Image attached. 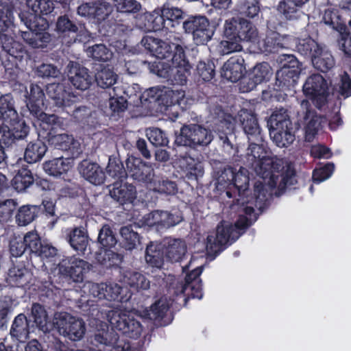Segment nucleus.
<instances>
[{
	"instance_id": "f257e3e1",
	"label": "nucleus",
	"mask_w": 351,
	"mask_h": 351,
	"mask_svg": "<svg viewBox=\"0 0 351 351\" xmlns=\"http://www.w3.org/2000/svg\"><path fill=\"white\" fill-rule=\"evenodd\" d=\"M249 143L246 152L247 164L263 179V182L257 181L254 185L256 206L262 209L273 194L274 189H276L274 193L279 196L287 186L295 183V173L290 167L280 172L282 168V160L267 156L262 142Z\"/></svg>"
},
{
	"instance_id": "f03ea898",
	"label": "nucleus",
	"mask_w": 351,
	"mask_h": 351,
	"mask_svg": "<svg viewBox=\"0 0 351 351\" xmlns=\"http://www.w3.org/2000/svg\"><path fill=\"white\" fill-rule=\"evenodd\" d=\"M239 219L234 226L221 223L217 226L215 232L210 233L206 239V250L207 254L215 257L223 250L230 241L238 239L239 230L249 227L256 220L253 207L245 206L242 202L239 210Z\"/></svg>"
},
{
	"instance_id": "7ed1b4c3",
	"label": "nucleus",
	"mask_w": 351,
	"mask_h": 351,
	"mask_svg": "<svg viewBox=\"0 0 351 351\" xmlns=\"http://www.w3.org/2000/svg\"><path fill=\"white\" fill-rule=\"evenodd\" d=\"M173 55L171 65L167 62H158L152 65V71L158 76L166 79L173 84L184 85L191 75V66L186 59L184 49L177 47Z\"/></svg>"
},
{
	"instance_id": "20e7f679",
	"label": "nucleus",
	"mask_w": 351,
	"mask_h": 351,
	"mask_svg": "<svg viewBox=\"0 0 351 351\" xmlns=\"http://www.w3.org/2000/svg\"><path fill=\"white\" fill-rule=\"evenodd\" d=\"M269 136L279 147H287L295 141L293 123L286 110H276L268 121Z\"/></svg>"
},
{
	"instance_id": "39448f33",
	"label": "nucleus",
	"mask_w": 351,
	"mask_h": 351,
	"mask_svg": "<svg viewBox=\"0 0 351 351\" xmlns=\"http://www.w3.org/2000/svg\"><path fill=\"white\" fill-rule=\"evenodd\" d=\"M28 32H21L23 40L33 48H43L51 40L47 32L49 24L46 19L41 16L29 15L25 21Z\"/></svg>"
},
{
	"instance_id": "423d86ee",
	"label": "nucleus",
	"mask_w": 351,
	"mask_h": 351,
	"mask_svg": "<svg viewBox=\"0 0 351 351\" xmlns=\"http://www.w3.org/2000/svg\"><path fill=\"white\" fill-rule=\"evenodd\" d=\"M52 324L60 335L73 341L81 340L86 332L84 322L66 312L55 313Z\"/></svg>"
},
{
	"instance_id": "0eeeda50",
	"label": "nucleus",
	"mask_w": 351,
	"mask_h": 351,
	"mask_svg": "<svg viewBox=\"0 0 351 351\" xmlns=\"http://www.w3.org/2000/svg\"><path fill=\"white\" fill-rule=\"evenodd\" d=\"M211 131L199 124L183 125L180 134L176 136L175 143L180 146L195 148L197 146H206L213 140Z\"/></svg>"
},
{
	"instance_id": "6e6552de",
	"label": "nucleus",
	"mask_w": 351,
	"mask_h": 351,
	"mask_svg": "<svg viewBox=\"0 0 351 351\" xmlns=\"http://www.w3.org/2000/svg\"><path fill=\"white\" fill-rule=\"evenodd\" d=\"M224 34L241 42L256 43L258 32L256 27L243 18L227 20L224 24Z\"/></svg>"
},
{
	"instance_id": "1a4fd4ad",
	"label": "nucleus",
	"mask_w": 351,
	"mask_h": 351,
	"mask_svg": "<svg viewBox=\"0 0 351 351\" xmlns=\"http://www.w3.org/2000/svg\"><path fill=\"white\" fill-rule=\"evenodd\" d=\"M303 92L317 108H321L327 103L330 88L322 75L313 74L306 80L303 85Z\"/></svg>"
},
{
	"instance_id": "9d476101",
	"label": "nucleus",
	"mask_w": 351,
	"mask_h": 351,
	"mask_svg": "<svg viewBox=\"0 0 351 351\" xmlns=\"http://www.w3.org/2000/svg\"><path fill=\"white\" fill-rule=\"evenodd\" d=\"M297 114L298 121L304 127L305 139L310 142L322 128L325 119L317 115L311 107L309 101L305 99L301 101Z\"/></svg>"
},
{
	"instance_id": "9b49d317",
	"label": "nucleus",
	"mask_w": 351,
	"mask_h": 351,
	"mask_svg": "<svg viewBox=\"0 0 351 351\" xmlns=\"http://www.w3.org/2000/svg\"><path fill=\"white\" fill-rule=\"evenodd\" d=\"M186 32L191 33L197 45H204L210 40L214 34L208 19L205 16H191L183 23Z\"/></svg>"
},
{
	"instance_id": "f8f14e48",
	"label": "nucleus",
	"mask_w": 351,
	"mask_h": 351,
	"mask_svg": "<svg viewBox=\"0 0 351 351\" xmlns=\"http://www.w3.org/2000/svg\"><path fill=\"white\" fill-rule=\"evenodd\" d=\"M90 267L88 262L75 256L66 257L58 263L59 273L76 282L83 280Z\"/></svg>"
},
{
	"instance_id": "ddd939ff",
	"label": "nucleus",
	"mask_w": 351,
	"mask_h": 351,
	"mask_svg": "<svg viewBox=\"0 0 351 351\" xmlns=\"http://www.w3.org/2000/svg\"><path fill=\"white\" fill-rule=\"evenodd\" d=\"M11 25L10 16L0 10V44L3 50L11 56L22 57L24 49L21 44L14 40L10 31Z\"/></svg>"
},
{
	"instance_id": "4468645a",
	"label": "nucleus",
	"mask_w": 351,
	"mask_h": 351,
	"mask_svg": "<svg viewBox=\"0 0 351 351\" xmlns=\"http://www.w3.org/2000/svg\"><path fill=\"white\" fill-rule=\"evenodd\" d=\"M237 117L248 141H263L261 128L253 112L243 109L239 112Z\"/></svg>"
},
{
	"instance_id": "2eb2a0df",
	"label": "nucleus",
	"mask_w": 351,
	"mask_h": 351,
	"mask_svg": "<svg viewBox=\"0 0 351 351\" xmlns=\"http://www.w3.org/2000/svg\"><path fill=\"white\" fill-rule=\"evenodd\" d=\"M182 219V216L178 211L171 213L167 211L156 210L145 217V223L147 226H155L160 230L175 226Z\"/></svg>"
},
{
	"instance_id": "dca6fc26",
	"label": "nucleus",
	"mask_w": 351,
	"mask_h": 351,
	"mask_svg": "<svg viewBox=\"0 0 351 351\" xmlns=\"http://www.w3.org/2000/svg\"><path fill=\"white\" fill-rule=\"evenodd\" d=\"M141 43L145 49L159 59H165L171 57L176 52V47H181L179 45L171 44L169 42L151 36H144Z\"/></svg>"
},
{
	"instance_id": "f3484780",
	"label": "nucleus",
	"mask_w": 351,
	"mask_h": 351,
	"mask_svg": "<svg viewBox=\"0 0 351 351\" xmlns=\"http://www.w3.org/2000/svg\"><path fill=\"white\" fill-rule=\"evenodd\" d=\"M217 112L216 119H218L217 130L221 132L219 138L222 141L223 148L227 151L233 149V145L231 143L230 137L233 136L232 131L234 128L235 119L230 114H226L221 108L217 109Z\"/></svg>"
},
{
	"instance_id": "a211bd4d",
	"label": "nucleus",
	"mask_w": 351,
	"mask_h": 351,
	"mask_svg": "<svg viewBox=\"0 0 351 351\" xmlns=\"http://www.w3.org/2000/svg\"><path fill=\"white\" fill-rule=\"evenodd\" d=\"M112 12V5L106 1L86 3L77 8L79 15L96 19L97 21H104Z\"/></svg>"
},
{
	"instance_id": "6ab92c4d",
	"label": "nucleus",
	"mask_w": 351,
	"mask_h": 351,
	"mask_svg": "<svg viewBox=\"0 0 351 351\" xmlns=\"http://www.w3.org/2000/svg\"><path fill=\"white\" fill-rule=\"evenodd\" d=\"M46 92L58 107L71 106L77 99L73 93L66 90V84L63 82L49 84Z\"/></svg>"
},
{
	"instance_id": "aec40b11",
	"label": "nucleus",
	"mask_w": 351,
	"mask_h": 351,
	"mask_svg": "<svg viewBox=\"0 0 351 351\" xmlns=\"http://www.w3.org/2000/svg\"><path fill=\"white\" fill-rule=\"evenodd\" d=\"M68 68L69 79L75 88L85 90L90 86L93 77L86 68L73 62L69 63Z\"/></svg>"
},
{
	"instance_id": "412c9836",
	"label": "nucleus",
	"mask_w": 351,
	"mask_h": 351,
	"mask_svg": "<svg viewBox=\"0 0 351 351\" xmlns=\"http://www.w3.org/2000/svg\"><path fill=\"white\" fill-rule=\"evenodd\" d=\"M288 64H284L276 73V79L283 84V86H294L301 71L298 60L293 56H287Z\"/></svg>"
},
{
	"instance_id": "4be33fe9",
	"label": "nucleus",
	"mask_w": 351,
	"mask_h": 351,
	"mask_svg": "<svg viewBox=\"0 0 351 351\" xmlns=\"http://www.w3.org/2000/svg\"><path fill=\"white\" fill-rule=\"evenodd\" d=\"M287 40V36H281L268 27L265 36L261 40L258 39L256 44L262 52L271 53L277 51L278 49L287 47L288 45Z\"/></svg>"
},
{
	"instance_id": "5701e85b",
	"label": "nucleus",
	"mask_w": 351,
	"mask_h": 351,
	"mask_svg": "<svg viewBox=\"0 0 351 351\" xmlns=\"http://www.w3.org/2000/svg\"><path fill=\"white\" fill-rule=\"evenodd\" d=\"M49 141L59 149L71 151L73 157H78L82 152V147L79 141L75 140L72 135L66 133L51 134Z\"/></svg>"
},
{
	"instance_id": "b1692460",
	"label": "nucleus",
	"mask_w": 351,
	"mask_h": 351,
	"mask_svg": "<svg viewBox=\"0 0 351 351\" xmlns=\"http://www.w3.org/2000/svg\"><path fill=\"white\" fill-rule=\"evenodd\" d=\"M110 197L119 204H132L136 197L135 187L130 184L115 182L110 189Z\"/></svg>"
},
{
	"instance_id": "393cba45",
	"label": "nucleus",
	"mask_w": 351,
	"mask_h": 351,
	"mask_svg": "<svg viewBox=\"0 0 351 351\" xmlns=\"http://www.w3.org/2000/svg\"><path fill=\"white\" fill-rule=\"evenodd\" d=\"M187 247L180 239H168L164 244V252L167 260L172 263L180 262L186 256Z\"/></svg>"
},
{
	"instance_id": "a878e982",
	"label": "nucleus",
	"mask_w": 351,
	"mask_h": 351,
	"mask_svg": "<svg viewBox=\"0 0 351 351\" xmlns=\"http://www.w3.org/2000/svg\"><path fill=\"white\" fill-rule=\"evenodd\" d=\"M25 99L26 106L32 115L43 109L45 93L38 84H30L29 90L26 91Z\"/></svg>"
},
{
	"instance_id": "bb28decb",
	"label": "nucleus",
	"mask_w": 351,
	"mask_h": 351,
	"mask_svg": "<svg viewBox=\"0 0 351 351\" xmlns=\"http://www.w3.org/2000/svg\"><path fill=\"white\" fill-rule=\"evenodd\" d=\"M244 60L241 57H232L223 66L221 76L228 81L236 82L244 73Z\"/></svg>"
},
{
	"instance_id": "cd10ccee",
	"label": "nucleus",
	"mask_w": 351,
	"mask_h": 351,
	"mask_svg": "<svg viewBox=\"0 0 351 351\" xmlns=\"http://www.w3.org/2000/svg\"><path fill=\"white\" fill-rule=\"evenodd\" d=\"M81 175L89 182L99 185L105 180V173L102 169L95 162L83 160L79 166Z\"/></svg>"
},
{
	"instance_id": "c85d7f7f",
	"label": "nucleus",
	"mask_w": 351,
	"mask_h": 351,
	"mask_svg": "<svg viewBox=\"0 0 351 351\" xmlns=\"http://www.w3.org/2000/svg\"><path fill=\"white\" fill-rule=\"evenodd\" d=\"M202 269L197 267L193 269L185 277V282L182 286L181 292L191 295L193 298L201 299L202 298V285L199 276Z\"/></svg>"
},
{
	"instance_id": "c756f323",
	"label": "nucleus",
	"mask_w": 351,
	"mask_h": 351,
	"mask_svg": "<svg viewBox=\"0 0 351 351\" xmlns=\"http://www.w3.org/2000/svg\"><path fill=\"white\" fill-rule=\"evenodd\" d=\"M271 75V67L267 63L257 64L249 73V82L246 90H253L257 84L268 80Z\"/></svg>"
},
{
	"instance_id": "7c9ffc66",
	"label": "nucleus",
	"mask_w": 351,
	"mask_h": 351,
	"mask_svg": "<svg viewBox=\"0 0 351 351\" xmlns=\"http://www.w3.org/2000/svg\"><path fill=\"white\" fill-rule=\"evenodd\" d=\"M179 163L189 180H197L204 174L202 163L194 158L187 155L181 156L179 159Z\"/></svg>"
},
{
	"instance_id": "2f4dec72",
	"label": "nucleus",
	"mask_w": 351,
	"mask_h": 351,
	"mask_svg": "<svg viewBox=\"0 0 351 351\" xmlns=\"http://www.w3.org/2000/svg\"><path fill=\"white\" fill-rule=\"evenodd\" d=\"M32 274L25 267H13L8 270L6 282L12 287H22L28 285Z\"/></svg>"
},
{
	"instance_id": "473e14b6",
	"label": "nucleus",
	"mask_w": 351,
	"mask_h": 351,
	"mask_svg": "<svg viewBox=\"0 0 351 351\" xmlns=\"http://www.w3.org/2000/svg\"><path fill=\"white\" fill-rule=\"evenodd\" d=\"M302 6L293 0H282L277 5V10L287 19L294 21L304 16Z\"/></svg>"
},
{
	"instance_id": "72a5a7b5",
	"label": "nucleus",
	"mask_w": 351,
	"mask_h": 351,
	"mask_svg": "<svg viewBox=\"0 0 351 351\" xmlns=\"http://www.w3.org/2000/svg\"><path fill=\"white\" fill-rule=\"evenodd\" d=\"M68 241L71 247L80 253H84L88 245V237L84 228H75L69 234Z\"/></svg>"
},
{
	"instance_id": "f704fd0d",
	"label": "nucleus",
	"mask_w": 351,
	"mask_h": 351,
	"mask_svg": "<svg viewBox=\"0 0 351 351\" xmlns=\"http://www.w3.org/2000/svg\"><path fill=\"white\" fill-rule=\"evenodd\" d=\"M47 150L46 145L41 141L29 142L25 149L24 158L28 163H36L43 158Z\"/></svg>"
},
{
	"instance_id": "c9c22d12",
	"label": "nucleus",
	"mask_w": 351,
	"mask_h": 351,
	"mask_svg": "<svg viewBox=\"0 0 351 351\" xmlns=\"http://www.w3.org/2000/svg\"><path fill=\"white\" fill-rule=\"evenodd\" d=\"M312 63L316 69L322 72H327L335 66V60L328 49L321 47L313 56Z\"/></svg>"
},
{
	"instance_id": "e433bc0d",
	"label": "nucleus",
	"mask_w": 351,
	"mask_h": 351,
	"mask_svg": "<svg viewBox=\"0 0 351 351\" xmlns=\"http://www.w3.org/2000/svg\"><path fill=\"white\" fill-rule=\"evenodd\" d=\"M14 103L13 97L10 94H5L0 97V113L4 124L14 121L19 116Z\"/></svg>"
},
{
	"instance_id": "4c0bfd02",
	"label": "nucleus",
	"mask_w": 351,
	"mask_h": 351,
	"mask_svg": "<svg viewBox=\"0 0 351 351\" xmlns=\"http://www.w3.org/2000/svg\"><path fill=\"white\" fill-rule=\"evenodd\" d=\"M123 278L125 283L138 291L147 290L150 287L149 280L144 275L136 271H125Z\"/></svg>"
},
{
	"instance_id": "58836bf2",
	"label": "nucleus",
	"mask_w": 351,
	"mask_h": 351,
	"mask_svg": "<svg viewBox=\"0 0 351 351\" xmlns=\"http://www.w3.org/2000/svg\"><path fill=\"white\" fill-rule=\"evenodd\" d=\"M29 323L23 314L18 315L14 319L10 334L19 341L26 339L29 337Z\"/></svg>"
},
{
	"instance_id": "ea45409f",
	"label": "nucleus",
	"mask_w": 351,
	"mask_h": 351,
	"mask_svg": "<svg viewBox=\"0 0 351 351\" xmlns=\"http://www.w3.org/2000/svg\"><path fill=\"white\" fill-rule=\"evenodd\" d=\"M5 125L9 129L8 134L12 136V141L25 139L30 131L29 127L19 116L14 121L8 122Z\"/></svg>"
},
{
	"instance_id": "a19ab883",
	"label": "nucleus",
	"mask_w": 351,
	"mask_h": 351,
	"mask_svg": "<svg viewBox=\"0 0 351 351\" xmlns=\"http://www.w3.org/2000/svg\"><path fill=\"white\" fill-rule=\"evenodd\" d=\"M35 118L40 121L39 125L45 130H55L62 128L63 126L62 120L55 114H47L40 110L37 114H33Z\"/></svg>"
},
{
	"instance_id": "79ce46f5",
	"label": "nucleus",
	"mask_w": 351,
	"mask_h": 351,
	"mask_svg": "<svg viewBox=\"0 0 351 351\" xmlns=\"http://www.w3.org/2000/svg\"><path fill=\"white\" fill-rule=\"evenodd\" d=\"M119 233L121 245L125 250H132L140 244L139 235L132 226H126L121 228Z\"/></svg>"
},
{
	"instance_id": "37998d69",
	"label": "nucleus",
	"mask_w": 351,
	"mask_h": 351,
	"mask_svg": "<svg viewBox=\"0 0 351 351\" xmlns=\"http://www.w3.org/2000/svg\"><path fill=\"white\" fill-rule=\"evenodd\" d=\"M237 12L242 16L256 19L261 13V4L258 0H241L237 4Z\"/></svg>"
},
{
	"instance_id": "c03bdc74",
	"label": "nucleus",
	"mask_w": 351,
	"mask_h": 351,
	"mask_svg": "<svg viewBox=\"0 0 351 351\" xmlns=\"http://www.w3.org/2000/svg\"><path fill=\"white\" fill-rule=\"evenodd\" d=\"M130 316L127 311L121 309L110 311L107 315L112 330H117L121 332L126 329L125 324Z\"/></svg>"
},
{
	"instance_id": "a18cd8bd",
	"label": "nucleus",
	"mask_w": 351,
	"mask_h": 351,
	"mask_svg": "<svg viewBox=\"0 0 351 351\" xmlns=\"http://www.w3.org/2000/svg\"><path fill=\"white\" fill-rule=\"evenodd\" d=\"M71 166L62 158H54L51 160L45 162L43 169L49 175L58 177L67 172Z\"/></svg>"
},
{
	"instance_id": "49530a36",
	"label": "nucleus",
	"mask_w": 351,
	"mask_h": 351,
	"mask_svg": "<svg viewBox=\"0 0 351 351\" xmlns=\"http://www.w3.org/2000/svg\"><path fill=\"white\" fill-rule=\"evenodd\" d=\"M119 336L114 330H98L93 337V341L96 345L101 344L114 348L117 347Z\"/></svg>"
},
{
	"instance_id": "de8ad7c7",
	"label": "nucleus",
	"mask_w": 351,
	"mask_h": 351,
	"mask_svg": "<svg viewBox=\"0 0 351 351\" xmlns=\"http://www.w3.org/2000/svg\"><path fill=\"white\" fill-rule=\"evenodd\" d=\"M34 182L31 171L27 169H20L12 180V186L19 192L25 191Z\"/></svg>"
},
{
	"instance_id": "09e8293b",
	"label": "nucleus",
	"mask_w": 351,
	"mask_h": 351,
	"mask_svg": "<svg viewBox=\"0 0 351 351\" xmlns=\"http://www.w3.org/2000/svg\"><path fill=\"white\" fill-rule=\"evenodd\" d=\"M32 315L40 330L44 332L50 330L51 325L47 321V314L43 306L39 304H34L32 306Z\"/></svg>"
},
{
	"instance_id": "8fccbe9b",
	"label": "nucleus",
	"mask_w": 351,
	"mask_h": 351,
	"mask_svg": "<svg viewBox=\"0 0 351 351\" xmlns=\"http://www.w3.org/2000/svg\"><path fill=\"white\" fill-rule=\"evenodd\" d=\"M95 80L101 88H108L117 82V75L110 68L104 67L96 74Z\"/></svg>"
},
{
	"instance_id": "3c124183",
	"label": "nucleus",
	"mask_w": 351,
	"mask_h": 351,
	"mask_svg": "<svg viewBox=\"0 0 351 351\" xmlns=\"http://www.w3.org/2000/svg\"><path fill=\"white\" fill-rule=\"evenodd\" d=\"M322 47L319 46L314 40L308 37L303 39H299L296 44L297 51L304 56L311 57L317 53Z\"/></svg>"
},
{
	"instance_id": "603ef678",
	"label": "nucleus",
	"mask_w": 351,
	"mask_h": 351,
	"mask_svg": "<svg viewBox=\"0 0 351 351\" xmlns=\"http://www.w3.org/2000/svg\"><path fill=\"white\" fill-rule=\"evenodd\" d=\"M145 258L146 263L153 267L160 268L163 264V256L160 250L153 243L147 246Z\"/></svg>"
},
{
	"instance_id": "864d4df0",
	"label": "nucleus",
	"mask_w": 351,
	"mask_h": 351,
	"mask_svg": "<svg viewBox=\"0 0 351 351\" xmlns=\"http://www.w3.org/2000/svg\"><path fill=\"white\" fill-rule=\"evenodd\" d=\"M27 7L34 12V15L40 16L51 13L54 4L51 0H27Z\"/></svg>"
},
{
	"instance_id": "5fc2aeb1",
	"label": "nucleus",
	"mask_w": 351,
	"mask_h": 351,
	"mask_svg": "<svg viewBox=\"0 0 351 351\" xmlns=\"http://www.w3.org/2000/svg\"><path fill=\"white\" fill-rule=\"evenodd\" d=\"M37 210L34 206H21L16 215V221L19 226H27L36 218Z\"/></svg>"
},
{
	"instance_id": "6e6d98bb",
	"label": "nucleus",
	"mask_w": 351,
	"mask_h": 351,
	"mask_svg": "<svg viewBox=\"0 0 351 351\" xmlns=\"http://www.w3.org/2000/svg\"><path fill=\"white\" fill-rule=\"evenodd\" d=\"M169 309L166 299L162 298L152 304L149 310L146 311V316L152 320H157L163 317Z\"/></svg>"
},
{
	"instance_id": "4d7b16f0",
	"label": "nucleus",
	"mask_w": 351,
	"mask_h": 351,
	"mask_svg": "<svg viewBox=\"0 0 351 351\" xmlns=\"http://www.w3.org/2000/svg\"><path fill=\"white\" fill-rule=\"evenodd\" d=\"M113 4L121 13L136 14L141 10V3L136 0H113Z\"/></svg>"
},
{
	"instance_id": "13d9d810",
	"label": "nucleus",
	"mask_w": 351,
	"mask_h": 351,
	"mask_svg": "<svg viewBox=\"0 0 351 351\" xmlns=\"http://www.w3.org/2000/svg\"><path fill=\"white\" fill-rule=\"evenodd\" d=\"M87 53L88 56L93 59L104 62L110 60L112 57V52L102 44L95 45L88 47Z\"/></svg>"
},
{
	"instance_id": "bf43d9fd",
	"label": "nucleus",
	"mask_w": 351,
	"mask_h": 351,
	"mask_svg": "<svg viewBox=\"0 0 351 351\" xmlns=\"http://www.w3.org/2000/svg\"><path fill=\"white\" fill-rule=\"evenodd\" d=\"M182 11L180 9L169 5H164L161 10V16H158L155 19V21L158 23L157 28H160V25L162 24L164 19L174 21L182 19Z\"/></svg>"
},
{
	"instance_id": "052dcab7",
	"label": "nucleus",
	"mask_w": 351,
	"mask_h": 351,
	"mask_svg": "<svg viewBox=\"0 0 351 351\" xmlns=\"http://www.w3.org/2000/svg\"><path fill=\"white\" fill-rule=\"evenodd\" d=\"M146 136L150 143L155 146H166L169 143L168 138L164 132L157 128L147 129Z\"/></svg>"
},
{
	"instance_id": "680f3d73",
	"label": "nucleus",
	"mask_w": 351,
	"mask_h": 351,
	"mask_svg": "<svg viewBox=\"0 0 351 351\" xmlns=\"http://www.w3.org/2000/svg\"><path fill=\"white\" fill-rule=\"evenodd\" d=\"M332 90L343 98L351 95V80L346 73L340 75L339 82L335 86Z\"/></svg>"
},
{
	"instance_id": "e2e57ef3",
	"label": "nucleus",
	"mask_w": 351,
	"mask_h": 351,
	"mask_svg": "<svg viewBox=\"0 0 351 351\" xmlns=\"http://www.w3.org/2000/svg\"><path fill=\"white\" fill-rule=\"evenodd\" d=\"M22 239L26 250H29L32 253L36 254L43 245L40 238L36 231L28 232Z\"/></svg>"
},
{
	"instance_id": "0e129e2a",
	"label": "nucleus",
	"mask_w": 351,
	"mask_h": 351,
	"mask_svg": "<svg viewBox=\"0 0 351 351\" xmlns=\"http://www.w3.org/2000/svg\"><path fill=\"white\" fill-rule=\"evenodd\" d=\"M249 177L246 169L240 167L237 172L234 173V180L232 185L236 187L239 192L245 191L247 189Z\"/></svg>"
},
{
	"instance_id": "69168bd1",
	"label": "nucleus",
	"mask_w": 351,
	"mask_h": 351,
	"mask_svg": "<svg viewBox=\"0 0 351 351\" xmlns=\"http://www.w3.org/2000/svg\"><path fill=\"white\" fill-rule=\"evenodd\" d=\"M215 66L213 62H199L197 65L196 71L197 75L205 82H208L215 75Z\"/></svg>"
},
{
	"instance_id": "338daca9",
	"label": "nucleus",
	"mask_w": 351,
	"mask_h": 351,
	"mask_svg": "<svg viewBox=\"0 0 351 351\" xmlns=\"http://www.w3.org/2000/svg\"><path fill=\"white\" fill-rule=\"evenodd\" d=\"M56 30L63 34L77 33L79 27L73 23L66 16H62L58 19Z\"/></svg>"
},
{
	"instance_id": "774afa93",
	"label": "nucleus",
	"mask_w": 351,
	"mask_h": 351,
	"mask_svg": "<svg viewBox=\"0 0 351 351\" xmlns=\"http://www.w3.org/2000/svg\"><path fill=\"white\" fill-rule=\"evenodd\" d=\"M36 73L38 77L43 78H56L61 75L60 70L51 64H42L37 67Z\"/></svg>"
}]
</instances>
